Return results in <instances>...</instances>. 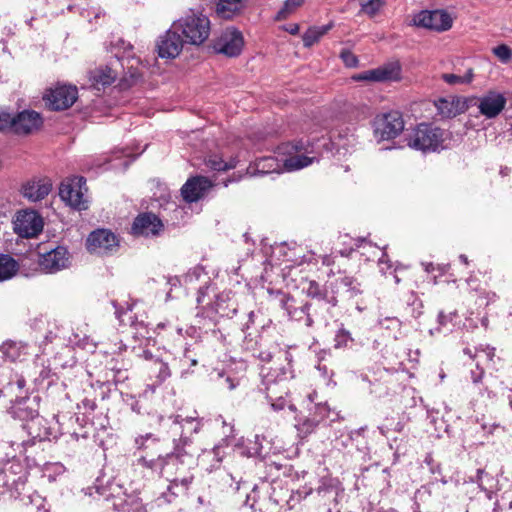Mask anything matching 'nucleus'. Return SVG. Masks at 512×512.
Listing matches in <instances>:
<instances>
[{"label": "nucleus", "mask_w": 512, "mask_h": 512, "mask_svg": "<svg viewBox=\"0 0 512 512\" xmlns=\"http://www.w3.org/2000/svg\"><path fill=\"white\" fill-rule=\"evenodd\" d=\"M456 317H457L456 311L449 312V313L440 311L438 313V317H437L438 326L436 328V331L441 332L444 329L450 330L449 324H451V326H453L452 322H453L454 318H456Z\"/></svg>", "instance_id": "52"}, {"label": "nucleus", "mask_w": 512, "mask_h": 512, "mask_svg": "<svg viewBox=\"0 0 512 512\" xmlns=\"http://www.w3.org/2000/svg\"><path fill=\"white\" fill-rule=\"evenodd\" d=\"M336 286L347 298H354L363 293L362 284L352 276H342L335 280Z\"/></svg>", "instance_id": "32"}, {"label": "nucleus", "mask_w": 512, "mask_h": 512, "mask_svg": "<svg viewBox=\"0 0 512 512\" xmlns=\"http://www.w3.org/2000/svg\"><path fill=\"white\" fill-rule=\"evenodd\" d=\"M303 292L314 302H322L321 308H333L338 300L334 295H330L327 289L315 280H309L303 287Z\"/></svg>", "instance_id": "28"}, {"label": "nucleus", "mask_w": 512, "mask_h": 512, "mask_svg": "<svg viewBox=\"0 0 512 512\" xmlns=\"http://www.w3.org/2000/svg\"><path fill=\"white\" fill-rule=\"evenodd\" d=\"M321 422V418H317L316 416H311L300 420L296 428L300 434L303 436H307L315 431L319 423Z\"/></svg>", "instance_id": "48"}, {"label": "nucleus", "mask_w": 512, "mask_h": 512, "mask_svg": "<svg viewBox=\"0 0 512 512\" xmlns=\"http://www.w3.org/2000/svg\"><path fill=\"white\" fill-rule=\"evenodd\" d=\"M485 371L480 368L478 365L476 366V369L471 370L470 372V378L473 384H479L481 383L483 377H484Z\"/></svg>", "instance_id": "62"}, {"label": "nucleus", "mask_w": 512, "mask_h": 512, "mask_svg": "<svg viewBox=\"0 0 512 512\" xmlns=\"http://www.w3.org/2000/svg\"><path fill=\"white\" fill-rule=\"evenodd\" d=\"M290 374V378H293L292 371L282 370L281 375H277L274 379L272 375L264 376V384L266 386V398L270 402L271 407L275 411H280L287 405L286 399L282 395H277L276 385L283 380L288 378L287 374Z\"/></svg>", "instance_id": "27"}, {"label": "nucleus", "mask_w": 512, "mask_h": 512, "mask_svg": "<svg viewBox=\"0 0 512 512\" xmlns=\"http://www.w3.org/2000/svg\"><path fill=\"white\" fill-rule=\"evenodd\" d=\"M236 312L237 307L235 301L232 299V292L222 291L215 295L213 303L203 308L201 315L214 321L216 316L230 318Z\"/></svg>", "instance_id": "14"}, {"label": "nucleus", "mask_w": 512, "mask_h": 512, "mask_svg": "<svg viewBox=\"0 0 512 512\" xmlns=\"http://www.w3.org/2000/svg\"><path fill=\"white\" fill-rule=\"evenodd\" d=\"M87 191L86 179L83 176H72L61 182L59 196L71 208L84 211L89 208Z\"/></svg>", "instance_id": "5"}, {"label": "nucleus", "mask_w": 512, "mask_h": 512, "mask_svg": "<svg viewBox=\"0 0 512 512\" xmlns=\"http://www.w3.org/2000/svg\"><path fill=\"white\" fill-rule=\"evenodd\" d=\"M340 58L348 68H356L358 66V57L349 49H343L340 52Z\"/></svg>", "instance_id": "56"}, {"label": "nucleus", "mask_w": 512, "mask_h": 512, "mask_svg": "<svg viewBox=\"0 0 512 512\" xmlns=\"http://www.w3.org/2000/svg\"><path fill=\"white\" fill-rule=\"evenodd\" d=\"M384 2L382 0H361L360 6L361 11L370 17L375 16L383 6Z\"/></svg>", "instance_id": "51"}, {"label": "nucleus", "mask_w": 512, "mask_h": 512, "mask_svg": "<svg viewBox=\"0 0 512 512\" xmlns=\"http://www.w3.org/2000/svg\"><path fill=\"white\" fill-rule=\"evenodd\" d=\"M213 183L204 176H194L189 178L181 188V196L186 203H194L204 198Z\"/></svg>", "instance_id": "18"}, {"label": "nucleus", "mask_w": 512, "mask_h": 512, "mask_svg": "<svg viewBox=\"0 0 512 512\" xmlns=\"http://www.w3.org/2000/svg\"><path fill=\"white\" fill-rule=\"evenodd\" d=\"M244 39L242 33L236 29L226 30L214 41L213 48L217 53L228 57H237L242 52Z\"/></svg>", "instance_id": "15"}, {"label": "nucleus", "mask_w": 512, "mask_h": 512, "mask_svg": "<svg viewBox=\"0 0 512 512\" xmlns=\"http://www.w3.org/2000/svg\"><path fill=\"white\" fill-rule=\"evenodd\" d=\"M78 99V88L71 84H56L46 89L43 100L51 111H64L69 109Z\"/></svg>", "instance_id": "7"}, {"label": "nucleus", "mask_w": 512, "mask_h": 512, "mask_svg": "<svg viewBox=\"0 0 512 512\" xmlns=\"http://www.w3.org/2000/svg\"><path fill=\"white\" fill-rule=\"evenodd\" d=\"M13 223L15 233L23 238L37 237L44 226L41 215L29 209L19 211Z\"/></svg>", "instance_id": "11"}, {"label": "nucleus", "mask_w": 512, "mask_h": 512, "mask_svg": "<svg viewBox=\"0 0 512 512\" xmlns=\"http://www.w3.org/2000/svg\"><path fill=\"white\" fill-rule=\"evenodd\" d=\"M422 309V301L418 299L414 293H411L407 301V306L405 307V315L408 318L417 319L422 315Z\"/></svg>", "instance_id": "44"}, {"label": "nucleus", "mask_w": 512, "mask_h": 512, "mask_svg": "<svg viewBox=\"0 0 512 512\" xmlns=\"http://www.w3.org/2000/svg\"><path fill=\"white\" fill-rule=\"evenodd\" d=\"M28 479V472L19 462H10L0 470V485L15 497L21 494Z\"/></svg>", "instance_id": "10"}, {"label": "nucleus", "mask_w": 512, "mask_h": 512, "mask_svg": "<svg viewBox=\"0 0 512 512\" xmlns=\"http://www.w3.org/2000/svg\"><path fill=\"white\" fill-rule=\"evenodd\" d=\"M309 317L307 318V327H312L316 321L326 320V316L330 313L331 308H321L322 302L309 301Z\"/></svg>", "instance_id": "36"}, {"label": "nucleus", "mask_w": 512, "mask_h": 512, "mask_svg": "<svg viewBox=\"0 0 512 512\" xmlns=\"http://www.w3.org/2000/svg\"><path fill=\"white\" fill-rule=\"evenodd\" d=\"M173 25L187 44L199 46L210 35V20L202 13L191 12L174 22Z\"/></svg>", "instance_id": "4"}, {"label": "nucleus", "mask_w": 512, "mask_h": 512, "mask_svg": "<svg viewBox=\"0 0 512 512\" xmlns=\"http://www.w3.org/2000/svg\"><path fill=\"white\" fill-rule=\"evenodd\" d=\"M43 123V117L39 112L25 109L11 114V133L17 136H29L39 131Z\"/></svg>", "instance_id": "9"}, {"label": "nucleus", "mask_w": 512, "mask_h": 512, "mask_svg": "<svg viewBox=\"0 0 512 512\" xmlns=\"http://www.w3.org/2000/svg\"><path fill=\"white\" fill-rule=\"evenodd\" d=\"M163 228V223L153 213H141L133 221L132 232L135 235H158Z\"/></svg>", "instance_id": "25"}, {"label": "nucleus", "mask_w": 512, "mask_h": 512, "mask_svg": "<svg viewBox=\"0 0 512 512\" xmlns=\"http://www.w3.org/2000/svg\"><path fill=\"white\" fill-rule=\"evenodd\" d=\"M246 350L252 352V356L261 362H270L274 356V351L268 347L264 342H255V347H250L249 342H246Z\"/></svg>", "instance_id": "39"}, {"label": "nucleus", "mask_w": 512, "mask_h": 512, "mask_svg": "<svg viewBox=\"0 0 512 512\" xmlns=\"http://www.w3.org/2000/svg\"><path fill=\"white\" fill-rule=\"evenodd\" d=\"M507 103L506 97L496 91H488L479 99L478 109L486 118L498 116Z\"/></svg>", "instance_id": "26"}, {"label": "nucleus", "mask_w": 512, "mask_h": 512, "mask_svg": "<svg viewBox=\"0 0 512 512\" xmlns=\"http://www.w3.org/2000/svg\"><path fill=\"white\" fill-rule=\"evenodd\" d=\"M237 162H210V168L216 171H227L236 168Z\"/></svg>", "instance_id": "60"}, {"label": "nucleus", "mask_w": 512, "mask_h": 512, "mask_svg": "<svg viewBox=\"0 0 512 512\" xmlns=\"http://www.w3.org/2000/svg\"><path fill=\"white\" fill-rule=\"evenodd\" d=\"M70 261V254L66 247L56 248L40 255V268L46 273H56L67 268Z\"/></svg>", "instance_id": "17"}, {"label": "nucleus", "mask_w": 512, "mask_h": 512, "mask_svg": "<svg viewBox=\"0 0 512 512\" xmlns=\"http://www.w3.org/2000/svg\"><path fill=\"white\" fill-rule=\"evenodd\" d=\"M142 79V73L138 67L129 66L123 76L120 77L118 87L120 90H128Z\"/></svg>", "instance_id": "34"}, {"label": "nucleus", "mask_w": 512, "mask_h": 512, "mask_svg": "<svg viewBox=\"0 0 512 512\" xmlns=\"http://www.w3.org/2000/svg\"><path fill=\"white\" fill-rule=\"evenodd\" d=\"M281 307L287 312L290 319L298 322H304L307 326L308 311L311 305L307 303L297 306L296 301L289 295H283L281 298Z\"/></svg>", "instance_id": "30"}, {"label": "nucleus", "mask_w": 512, "mask_h": 512, "mask_svg": "<svg viewBox=\"0 0 512 512\" xmlns=\"http://www.w3.org/2000/svg\"><path fill=\"white\" fill-rule=\"evenodd\" d=\"M117 364L118 362L114 363V361L112 360L110 362L111 366L109 367V369L113 373V381L115 384L123 383L129 377L128 369L123 367V365L119 367Z\"/></svg>", "instance_id": "53"}, {"label": "nucleus", "mask_w": 512, "mask_h": 512, "mask_svg": "<svg viewBox=\"0 0 512 512\" xmlns=\"http://www.w3.org/2000/svg\"><path fill=\"white\" fill-rule=\"evenodd\" d=\"M316 492L319 496L326 497L331 496L333 501H336L339 495L338 483L331 478H322L319 486L316 488Z\"/></svg>", "instance_id": "37"}, {"label": "nucleus", "mask_w": 512, "mask_h": 512, "mask_svg": "<svg viewBox=\"0 0 512 512\" xmlns=\"http://www.w3.org/2000/svg\"><path fill=\"white\" fill-rule=\"evenodd\" d=\"M193 479L194 477L191 474L167 479L169 485L166 490L155 499L156 505L161 507L164 505L181 504L188 496Z\"/></svg>", "instance_id": "8"}, {"label": "nucleus", "mask_w": 512, "mask_h": 512, "mask_svg": "<svg viewBox=\"0 0 512 512\" xmlns=\"http://www.w3.org/2000/svg\"><path fill=\"white\" fill-rule=\"evenodd\" d=\"M415 25L437 32L449 30L453 25L450 14L443 9L423 10L414 17Z\"/></svg>", "instance_id": "13"}, {"label": "nucleus", "mask_w": 512, "mask_h": 512, "mask_svg": "<svg viewBox=\"0 0 512 512\" xmlns=\"http://www.w3.org/2000/svg\"><path fill=\"white\" fill-rule=\"evenodd\" d=\"M218 382L220 387L225 388L229 391H232L239 385L238 378L232 377L223 372L218 374Z\"/></svg>", "instance_id": "54"}, {"label": "nucleus", "mask_w": 512, "mask_h": 512, "mask_svg": "<svg viewBox=\"0 0 512 512\" xmlns=\"http://www.w3.org/2000/svg\"><path fill=\"white\" fill-rule=\"evenodd\" d=\"M148 147V145H145V147L140 151V152H136L134 148H131V147H126V148H123L121 149L119 152L120 154L119 155H115V158L116 159H122V158H127V159H135L137 158L138 156L141 155V153Z\"/></svg>", "instance_id": "57"}, {"label": "nucleus", "mask_w": 512, "mask_h": 512, "mask_svg": "<svg viewBox=\"0 0 512 512\" xmlns=\"http://www.w3.org/2000/svg\"><path fill=\"white\" fill-rule=\"evenodd\" d=\"M85 493L106 510L116 512H147L140 498L127 494L124 487L114 480L107 481L106 484H102L97 480V483L92 487H88Z\"/></svg>", "instance_id": "1"}, {"label": "nucleus", "mask_w": 512, "mask_h": 512, "mask_svg": "<svg viewBox=\"0 0 512 512\" xmlns=\"http://www.w3.org/2000/svg\"><path fill=\"white\" fill-rule=\"evenodd\" d=\"M117 76V71L110 65L100 66L89 72V80L97 89L111 85Z\"/></svg>", "instance_id": "29"}, {"label": "nucleus", "mask_w": 512, "mask_h": 512, "mask_svg": "<svg viewBox=\"0 0 512 512\" xmlns=\"http://www.w3.org/2000/svg\"><path fill=\"white\" fill-rule=\"evenodd\" d=\"M79 409H83L85 413L91 414L97 408V403L93 399L84 398L78 405Z\"/></svg>", "instance_id": "59"}, {"label": "nucleus", "mask_w": 512, "mask_h": 512, "mask_svg": "<svg viewBox=\"0 0 512 512\" xmlns=\"http://www.w3.org/2000/svg\"><path fill=\"white\" fill-rule=\"evenodd\" d=\"M333 27V23H329L327 25L321 27H310L303 34L302 40L303 45L306 48L313 46L315 43L319 42V40L328 33V31Z\"/></svg>", "instance_id": "33"}, {"label": "nucleus", "mask_w": 512, "mask_h": 512, "mask_svg": "<svg viewBox=\"0 0 512 512\" xmlns=\"http://www.w3.org/2000/svg\"><path fill=\"white\" fill-rule=\"evenodd\" d=\"M401 67L399 64H388L376 69L364 71L354 77L356 81H394L400 79Z\"/></svg>", "instance_id": "24"}, {"label": "nucleus", "mask_w": 512, "mask_h": 512, "mask_svg": "<svg viewBox=\"0 0 512 512\" xmlns=\"http://www.w3.org/2000/svg\"><path fill=\"white\" fill-rule=\"evenodd\" d=\"M11 114L8 112H0V132L11 133Z\"/></svg>", "instance_id": "58"}, {"label": "nucleus", "mask_w": 512, "mask_h": 512, "mask_svg": "<svg viewBox=\"0 0 512 512\" xmlns=\"http://www.w3.org/2000/svg\"><path fill=\"white\" fill-rule=\"evenodd\" d=\"M354 345V338L349 330L341 325L335 333L334 348L335 349H349Z\"/></svg>", "instance_id": "42"}, {"label": "nucleus", "mask_w": 512, "mask_h": 512, "mask_svg": "<svg viewBox=\"0 0 512 512\" xmlns=\"http://www.w3.org/2000/svg\"><path fill=\"white\" fill-rule=\"evenodd\" d=\"M118 245L116 235L108 229H97L86 239V248L91 253H105Z\"/></svg>", "instance_id": "20"}, {"label": "nucleus", "mask_w": 512, "mask_h": 512, "mask_svg": "<svg viewBox=\"0 0 512 512\" xmlns=\"http://www.w3.org/2000/svg\"><path fill=\"white\" fill-rule=\"evenodd\" d=\"M480 351L485 353L488 360H490V361L493 360V358L495 356V348L486 347V348H481Z\"/></svg>", "instance_id": "64"}, {"label": "nucleus", "mask_w": 512, "mask_h": 512, "mask_svg": "<svg viewBox=\"0 0 512 512\" xmlns=\"http://www.w3.org/2000/svg\"><path fill=\"white\" fill-rule=\"evenodd\" d=\"M312 416H316L317 418H321L323 421L325 418L329 417V408L326 404H318L315 407V412Z\"/></svg>", "instance_id": "61"}, {"label": "nucleus", "mask_w": 512, "mask_h": 512, "mask_svg": "<svg viewBox=\"0 0 512 512\" xmlns=\"http://www.w3.org/2000/svg\"><path fill=\"white\" fill-rule=\"evenodd\" d=\"M238 494L240 496H245L244 505L253 508L256 499L255 496H252L251 493L255 494L257 491V486H251L248 482L238 483L236 487Z\"/></svg>", "instance_id": "45"}, {"label": "nucleus", "mask_w": 512, "mask_h": 512, "mask_svg": "<svg viewBox=\"0 0 512 512\" xmlns=\"http://www.w3.org/2000/svg\"><path fill=\"white\" fill-rule=\"evenodd\" d=\"M160 420L162 426L168 428L173 445L189 450L192 446V436L197 434L202 428V422L198 417L172 415L167 419L161 417Z\"/></svg>", "instance_id": "3"}, {"label": "nucleus", "mask_w": 512, "mask_h": 512, "mask_svg": "<svg viewBox=\"0 0 512 512\" xmlns=\"http://www.w3.org/2000/svg\"><path fill=\"white\" fill-rule=\"evenodd\" d=\"M381 325L385 326L386 328H399L400 327V321L396 317H387L383 320H381Z\"/></svg>", "instance_id": "63"}, {"label": "nucleus", "mask_w": 512, "mask_h": 512, "mask_svg": "<svg viewBox=\"0 0 512 512\" xmlns=\"http://www.w3.org/2000/svg\"><path fill=\"white\" fill-rule=\"evenodd\" d=\"M18 269L17 262L9 255H0V281L10 279Z\"/></svg>", "instance_id": "40"}, {"label": "nucleus", "mask_w": 512, "mask_h": 512, "mask_svg": "<svg viewBox=\"0 0 512 512\" xmlns=\"http://www.w3.org/2000/svg\"><path fill=\"white\" fill-rule=\"evenodd\" d=\"M304 4V0H286L283 7L277 12L275 19L282 21Z\"/></svg>", "instance_id": "49"}, {"label": "nucleus", "mask_w": 512, "mask_h": 512, "mask_svg": "<svg viewBox=\"0 0 512 512\" xmlns=\"http://www.w3.org/2000/svg\"><path fill=\"white\" fill-rule=\"evenodd\" d=\"M0 350L6 359L16 361L26 353V345L14 341H6L1 345Z\"/></svg>", "instance_id": "35"}, {"label": "nucleus", "mask_w": 512, "mask_h": 512, "mask_svg": "<svg viewBox=\"0 0 512 512\" xmlns=\"http://www.w3.org/2000/svg\"><path fill=\"white\" fill-rule=\"evenodd\" d=\"M445 131L434 123L421 122L405 135L406 145L424 154L445 149Z\"/></svg>", "instance_id": "2"}, {"label": "nucleus", "mask_w": 512, "mask_h": 512, "mask_svg": "<svg viewBox=\"0 0 512 512\" xmlns=\"http://www.w3.org/2000/svg\"><path fill=\"white\" fill-rule=\"evenodd\" d=\"M245 0H217L215 11L220 18L232 19L244 8Z\"/></svg>", "instance_id": "31"}, {"label": "nucleus", "mask_w": 512, "mask_h": 512, "mask_svg": "<svg viewBox=\"0 0 512 512\" xmlns=\"http://www.w3.org/2000/svg\"><path fill=\"white\" fill-rule=\"evenodd\" d=\"M435 106L437 107L438 113L444 118H451L459 113L457 107L454 105V100L449 101L445 98H440L435 102Z\"/></svg>", "instance_id": "46"}, {"label": "nucleus", "mask_w": 512, "mask_h": 512, "mask_svg": "<svg viewBox=\"0 0 512 512\" xmlns=\"http://www.w3.org/2000/svg\"><path fill=\"white\" fill-rule=\"evenodd\" d=\"M184 44L185 41L177 30L174 29V25H172L171 29L166 31L157 42L158 56L161 58L174 59L180 54Z\"/></svg>", "instance_id": "19"}, {"label": "nucleus", "mask_w": 512, "mask_h": 512, "mask_svg": "<svg viewBox=\"0 0 512 512\" xmlns=\"http://www.w3.org/2000/svg\"><path fill=\"white\" fill-rule=\"evenodd\" d=\"M135 447L138 450L146 451L149 448H151L153 445H156L159 443V438L156 437L152 433H146L145 435H140L135 438Z\"/></svg>", "instance_id": "50"}, {"label": "nucleus", "mask_w": 512, "mask_h": 512, "mask_svg": "<svg viewBox=\"0 0 512 512\" xmlns=\"http://www.w3.org/2000/svg\"><path fill=\"white\" fill-rule=\"evenodd\" d=\"M405 122L401 112L392 110L377 115L373 121L374 136L378 141L391 140L404 130Z\"/></svg>", "instance_id": "6"}, {"label": "nucleus", "mask_w": 512, "mask_h": 512, "mask_svg": "<svg viewBox=\"0 0 512 512\" xmlns=\"http://www.w3.org/2000/svg\"><path fill=\"white\" fill-rule=\"evenodd\" d=\"M492 51L503 63H507L512 58V49L506 44H500L494 47Z\"/></svg>", "instance_id": "55"}, {"label": "nucleus", "mask_w": 512, "mask_h": 512, "mask_svg": "<svg viewBox=\"0 0 512 512\" xmlns=\"http://www.w3.org/2000/svg\"><path fill=\"white\" fill-rule=\"evenodd\" d=\"M197 363V359L193 357L189 349H185L183 356L180 359H172L173 368L179 369L181 372L187 371L190 367L196 366Z\"/></svg>", "instance_id": "43"}, {"label": "nucleus", "mask_w": 512, "mask_h": 512, "mask_svg": "<svg viewBox=\"0 0 512 512\" xmlns=\"http://www.w3.org/2000/svg\"><path fill=\"white\" fill-rule=\"evenodd\" d=\"M192 458L193 456L189 449L173 445V450L165 455L164 477L170 479L187 475L186 470Z\"/></svg>", "instance_id": "12"}, {"label": "nucleus", "mask_w": 512, "mask_h": 512, "mask_svg": "<svg viewBox=\"0 0 512 512\" xmlns=\"http://www.w3.org/2000/svg\"><path fill=\"white\" fill-rule=\"evenodd\" d=\"M312 162H280L275 163V167L269 165L267 167V162H249V166L246 167V175L249 176H264L271 173H283V172H292L298 171L305 167H307Z\"/></svg>", "instance_id": "16"}, {"label": "nucleus", "mask_w": 512, "mask_h": 512, "mask_svg": "<svg viewBox=\"0 0 512 512\" xmlns=\"http://www.w3.org/2000/svg\"><path fill=\"white\" fill-rule=\"evenodd\" d=\"M53 183L48 177H33L27 180L21 188L24 198L31 202H38L49 195Z\"/></svg>", "instance_id": "21"}, {"label": "nucleus", "mask_w": 512, "mask_h": 512, "mask_svg": "<svg viewBox=\"0 0 512 512\" xmlns=\"http://www.w3.org/2000/svg\"><path fill=\"white\" fill-rule=\"evenodd\" d=\"M474 77L473 69L469 68L465 75L459 76L452 73H444L442 74L441 78L444 82H446L449 85H456V84H469L472 82Z\"/></svg>", "instance_id": "47"}, {"label": "nucleus", "mask_w": 512, "mask_h": 512, "mask_svg": "<svg viewBox=\"0 0 512 512\" xmlns=\"http://www.w3.org/2000/svg\"><path fill=\"white\" fill-rule=\"evenodd\" d=\"M138 464L154 473H159L164 477L165 473V456L159 455L157 458L148 459L146 456L138 458Z\"/></svg>", "instance_id": "38"}, {"label": "nucleus", "mask_w": 512, "mask_h": 512, "mask_svg": "<svg viewBox=\"0 0 512 512\" xmlns=\"http://www.w3.org/2000/svg\"><path fill=\"white\" fill-rule=\"evenodd\" d=\"M39 404L36 397L30 398L28 396L17 397L9 409V413L14 419L20 421L33 420L38 416Z\"/></svg>", "instance_id": "23"}, {"label": "nucleus", "mask_w": 512, "mask_h": 512, "mask_svg": "<svg viewBox=\"0 0 512 512\" xmlns=\"http://www.w3.org/2000/svg\"><path fill=\"white\" fill-rule=\"evenodd\" d=\"M151 372L155 374L160 383L171 377V369H174L172 362L168 363L160 359H155L151 364Z\"/></svg>", "instance_id": "41"}, {"label": "nucleus", "mask_w": 512, "mask_h": 512, "mask_svg": "<svg viewBox=\"0 0 512 512\" xmlns=\"http://www.w3.org/2000/svg\"><path fill=\"white\" fill-rule=\"evenodd\" d=\"M276 152L281 157L280 160H316L314 156H309L312 149L308 141L299 140L281 143L277 146Z\"/></svg>", "instance_id": "22"}]
</instances>
